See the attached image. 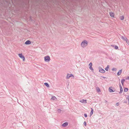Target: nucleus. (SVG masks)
<instances>
[{"instance_id":"nucleus-17","label":"nucleus","mask_w":129,"mask_h":129,"mask_svg":"<svg viewBox=\"0 0 129 129\" xmlns=\"http://www.w3.org/2000/svg\"><path fill=\"white\" fill-rule=\"evenodd\" d=\"M120 18L121 20H123L124 19V17L123 16H121L120 17Z\"/></svg>"},{"instance_id":"nucleus-15","label":"nucleus","mask_w":129,"mask_h":129,"mask_svg":"<svg viewBox=\"0 0 129 129\" xmlns=\"http://www.w3.org/2000/svg\"><path fill=\"white\" fill-rule=\"evenodd\" d=\"M125 81V80L124 79H122L121 80V83L122 85H123Z\"/></svg>"},{"instance_id":"nucleus-31","label":"nucleus","mask_w":129,"mask_h":129,"mask_svg":"<svg viewBox=\"0 0 129 129\" xmlns=\"http://www.w3.org/2000/svg\"><path fill=\"white\" fill-rule=\"evenodd\" d=\"M119 103H117L116 104V106H118L119 105Z\"/></svg>"},{"instance_id":"nucleus-19","label":"nucleus","mask_w":129,"mask_h":129,"mask_svg":"<svg viewBox=\"0 0 129 129\" xmlns=\"http://www.w3.org/2000/svg\"><path fill=\"white\" fill-rule=\"evenodd\" d=\"M44 85L46 86L47 87H49V85L48 83H44Z\"/></svg>"},{"instance_id":"nucleus-4","label":"nucleus","mask_w":129,"mask_h":129,"mask_svg":"<svg viewBox=\"0 0 129 129\" xmlns=\"http://www.w3.org/2000/svg\"><path fill=\"white\" fill-rule=\"evenodd\" d=\"M99 69V72L101 73H104L105 72V70L102 68H100Z\"/></svg>"},{"instance_id":"nucleus-1","label":"nucleus","mask_w":129,"mask_h":129,"mask_svg":"<svg viewBox=\"0 0 129 129\" xmlns=\"http://www.w3.org/2000/svg\"><path fill=\"white\" fill-rule=\"evenodd\" d=\"M88 43L87 41L86 40H85L82 42L81 45L82 47L84 48L87 46Z\"/></svg>"},{"instance_id":"nucleus-2","label":"nucleus","mask_w":129,"mask_h":129,"mask_svg":"<svg viewBox=\"0 0 129 129\" xmlns=\"http://www.w3.org/2000/svg\"><path fill=\"white\" fill-rule=\"evenodd\" d=\"M45 61L47 62H48L50 60V59L48 55L45 56L44 57Z\"/></svg>"},{"instance_id":"nucleus-18","label":"nucleus","mask_w":129,"mask_h":129,"mask_svg":"<svg viewBox=\"0 0 129 129\" xmlns=\"http://www.w3.org/2000/svg\"><path fill=\"white\" fill-rule=\"evenodd\" d=\"M109 68V65L107 66V67L105 69V70L106 71H108V69Z\"/></svg>"},{"instance_id":"nucleus-35","label":"nucleus","mask_w":129,"mask_h":129,"mask_svg":"<svg viewBox=\"0 0 129 129\" xmlns=\"http://www.w3.org/2000/svg\"><path fill=\"white\" fill-rule=\"evenodd\" d=\"M102 77H103L104 78H106V77H104L103 76Z\"/></svg>"},{"instance_id":"nucleus-20","label":"nucleus","mask_w":129,"mask_h":129,"mask_svg":"<svg viewBox=\"0 0 129 129\" xmlns=\"http://www.w3.org/2000/svg\"><path fill=\"white\" fill-rule=\"evenodd\" d=\"M97 91L98 92H100L101 91L100 88L99 87H97L96 88Z\"/></svg>"},{"instance_id":"nucleus-32","label":"nucleus","mask_w":129,"mask_h":129,"mask_svg":"<svg viewBox=\"0 0 129 129\" xmlns=\"http://www.w3.org/2000/svg\"><path fill=\"white\" fill-rule=\"evenodd\" d=\"M111 46L113 47H114V45H112Z\"/></svg>"},{"instance_id":"nucleus-12","label":"nucleus","mask_w":129,"mask_h":129,"mask_svg":"<svg viewBox=\"0 0 129 129\" xmlns=\"http://www.w3.org/2000/svg\"><path fill=\"white\" fill-rule=\"evenodd\" d=\"M122 70H119V71L117 73V75L118 76L120 75L121 73V71Z\"/></svg>"},{"instance_id":"nucleus-8","label":"nucleus","mask_w":129,"mask_h":129,"mask_svg":"<svg viewBox=\"0 0 129 129\" xmlns=\"http://www.w3.org/2000/svg\"><path fill=\"white\" fill-rule=\"evenodd\" d=\"M31 42L29 40H27L26 41L25 43V44L26 45H29L30 44Z\"/></svg>"},{"instance_id":"nucleus-5","label":"nucleus","mask_w":129,"mask_h":129,"mask_svg":"<svg viewBox=\"0 0 129 129\" xmlns=\"http://www.w3.org/2000/svg\"><path fill=\"white\" fill-rule=\"evenodd\" d=\"M80 102L81 103H83L86 104L87 103V101L86 100H84V99H82L81 100H80Z\"/></svg>"},{"instance_id":"nucleus-3","label":"nucleus","mask_w":129,"mask_h":129,"mask_svg":"<svg viewBox=\"0 0 129 129\" xmlns=\"http://www.w3.org/2000/svg\"><path fill=\"white\" fill-rule=\"evenodd\" d=\"M18 55L20 58L22 59L23 60V61H24L25 60V58L24 57L23 55H22V53L19 54H18Z\"/></svg>"},{"instance_id":"nucleus-28","label":"nucleus","mask_w":129,"mask_h":129,"mask_svg":"<svg viewBox=\"0 0 129 129\" xmlns=\"http://www.w3.org/2000/svg\"><path fill=\"white\" fill-rule=\"evenodd\" d=\"M92 63L91 62H90L89 64V67H90V66L92 67Z\"/></svg>"},{"instance_id":"nucleus-22","label":"nucleus","mask_w":129,"mask_h":129,"mask_svg":"<svg viewBox=\"0 0 129 129\" xmlns=\"http://www.w3.org/2000/svg\"><path fill=\"white\" fill-rule=\"evenodd\" d=\"M125 41H126V43L127 44L129 45V41L127 39Z\"/></svg>"},{"instance_id":"nucleus-27","label":"nucleus","mask_w":129,"mask_h":129,"mask_svg":"<svg viewBox=\"0 0 129 129\" xmlns=\"http://www.w3.org/2000/svg\"><path fill=\"white\" fill-rule=\"evenodd\" d=\"M112 71H116V69L115 68H112Z\"/></svg>"},{"instance_id":"nucleus-13","label":"nucleus","mask_w":129,"mask_h":129,"mask_svg":"<svg viewBox=\"0 0 129 129\" xmlns=\"http://www.w3.org/2000/svg\"><path fill=\"white\" fill-rule=\"evenodd\" d=\"M91 111L90 114V116H91L92 115V114L93 113V109L92 108H91Z\"/></svg>"},{"instance_id":"nucleus-25","label":"nucleus","mask_w":129,"mask_h":129,"mask_svg":"<svg viewBox=\"0 0 129 129\" xmlns=\"http://www.w3.org/2000/svg\"><path fill=\"white\" fill-rule=\"evenodd\" d=\"M89 69L91 70V71H93V69L92 68V67L90 66V67H89Z\"/></svg>"},{"instance_id":"nucleus-26","label":"nucleus","mask_w":129,"mask_h":129,"mask_svg":"<svg viewBox=\"0 0 129 129\" xmlns=\"http://www.w3.org/2000/svg\"><path fill=\"white\" fill-rule=\"evenodd\" d=\"M84 124L85 126H86V123L85 121H84Z\"/></svg>"},{"instance_id":"nucleus-29","label":"nucleus","mask_w":129,"mask_h":129,"mask_svg":"<svg viewBox=\"0 0 129 129\" xmlns=\"http://www.w3.org/2000/svg\"><path fill=\"white\" fill-rule=\"evenodd\" d=\"M127 99H128V103L129 104V95L127 97Z\"/></svg>"},{"instance_id":"nucleus-10","label":"nucleus","mask_w":129,"mask_h":129,"mask_svg":"<svg viewBox=\"0 0 129 129\" xmlns=\"http://www.w3.org/2000/svg\"><path fill=\"white\" fill-rule=\"evenodd\" d=\"M112 87H110L109 88V91L110 92H114L115 91V90H113L112 89Z\"/></svg>"},{"instance_id":"nucleus-16","label":"nucleus","mask_w":129,"mask_h":129,"mask_svg":"<svg viewBox=\"0 0 129 129\" xmlns=\"http://www.w3.org/2000/svg\"><path fill=\"white\" fill-rule=\"evenodd\" d=\"M121 39L125 41L127 39V38L126 37L124 38L123 36H121Z\"/></svg>"},{"instance_id":"nucleus-21","label":"nucleus","mask_w":129,"mask_h":129,"mask_svg":"<svg viewBox=\"0 0 129 129\" xmlns=\"http://www.w3.org/2000/svg\"><path fill=\"white\" fill-rule=\"evenodd\" d=\"M128 88H125L124 90V91L125 92H126L128 91Z\"/></svg>"},{"instance_id":"nucleus-23","label":"nucleus","mask_w":129,"mask_h":129,"mask_svg":"<svg viewBox=\"0 0 129 129\" xmlns=\"http://www.w3.org/2000/svg\"><path fill=\"white\" fill-rule=\"evenodd\" d=\"M57 112L59 113H60L61 111V110L60 109H58L57 110Z\"/></svg>"},{"instance_id":"nucleus-24","label":"nucleus","mask_w":129,"mask_h":129,"mask_svg":"<svg viewBox=\"0 0 129 129\" xmlns=\"http://www.w3.org/2000/svg\"><path fill=\"white\" fill-rule=\"evenodd\" d=\"M114 48L116 49H118V47L117 46L115 45V46H114Z\"/></svg>"},{"instance_id":"nucleus-7","label":"nucleus","mask_w":129,"mask_h":129,"mask_svg":"<svg viewBox=\"0 0 129 129\" xmlns=\"http://www.w3.org/2000/svg\"><path fill=\"white\" fill-rule=\"evenodd\" d=\"M119 85L120 86V91L119 93H121L123 91L122 88L120 83H119Z\"/></svg>"},{"instance_id":"nucleus-34","label":"nucleus","mask_w":129,"mask_h":129,"mask_svg":"<svg viewBox=\"0 0 129 129\" xmlns=\"http://www.w3.org/2000/svg\"><path fill=\"white\" fill-rule=\"evenodd\" d=\"M128 79V80H129V76H128V77H127V78L126 79Z\"/></svg>"},{"instance_id":"nucleus-6","label":"nucleus","mask_w":129,"mask_h":129,"mask_svg":"<svg viewBox=\"0 0 129 129\" xmlns=\"http://www.w3.org/2000/svg\"><path fill=\"white\" fill-rule=\"evenodd\" d=\"M72 76H74L72 74H68L67 76V79H69L70 77Z\"/></svg>"},{"instance_id":"nucleus-33","label":"nucleus","mask_w":129,"mask_h":129,"mask_svg":"<svg viewBox=\"0 0 129 129\" xmlns=\"http://www.w3.org/2000/svg\"><path fill=\"white\" fill-rule=\"evenodd\" d=\"M107 101L106 100H105V103H107Z\"/></svg>"},{"instance_id":"nucleus-14","label":"nucleus","mask_w":129,"mask_h":129,"mask_svg":"<svg viewBox=\"0 0 129 129\" xmlns=\"http://www.w3.org/2000/svg\"><path fill=\"white\" fill-rule=\"evenodd\" d=\"M56 99V97L55 96H52V98L51 99L52 100H54L55 99Z\"/></svg>"},{"instance_id":"nucleus-11","label":"nucleus","mask_w":129,"mask_h":129,"mask_svg":"<svg viewBox=\"0 0 129 129\" xmlns=\"http://www.w3.org/2000/svg\"><path fill=\"white\" fill-rule=\"evenodd\" d=\"M68 125V123L67 122H65L63 124L62 126L63 127H66Z\"/></svg>"},{"instance_id":"nucleus-9","label":"nucleus","mask_w":129,"mask_h":129,"mask_svg":"<svg viewBox=\"0 0 129 129\" xmlns=\"http://www.w3.org/2000/svg\"><path fill=\"white\" fill-rule=\"evenodd\" d=\"M109 14L110 15L111 17H114V13L112 12H110L109 13Z\"/></svg>"},{"instance_id":"nucleus-30","label":"nucleus","mask_w":129,"mask_h":129,"mask_svg":"<svg viewBox=\"0 0 129 129\" xmlns=\"http://www.w3.org/2000/svg\"><path fill=\"white\" fill-rule=\"evenodd\" d=\"M84 116L85 117H87V115L86 114H84Z\"/></svg>"}]
</instances>
